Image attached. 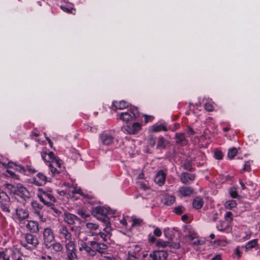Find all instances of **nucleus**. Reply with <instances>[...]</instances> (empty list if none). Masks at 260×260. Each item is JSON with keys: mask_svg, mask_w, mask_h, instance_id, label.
Wrapping results in <instances>:
<instances>
[{"mask_svg": "<svg viewBox=\"0 0 260 260\" xmlns=\"http://www.w3.org/2000/svg\"><path fill=\"white\" fill-rule=\"evenodd\" d=\"M229 224L223 221L217 225V229L220 231H226L229 229Z\"/></svg>", "mask_w": 260, "mask_h": 260, "instance_id": "obj_27", "label": "nucleus"}, {"mask_svg": "<svg viewBox=\"0 0 260 260\" xmlns=\"http://www.w3.org/2000/svg\"><path fill=\"white\" fill-rule=\"evenodd\" d=\"M175 201V198L172 196H167L165 198V204L166 205L170 206Z\"/></svg>", "mask_w": 260, "mask_h": 260, "instance_id": "obj_30", "label": "nucleus"}, {"mask_svg": "<svg viewBox=\"0 0 260 260\" xmlns=\"http://www.w3.org/2000/svg\"><path fill=\"white\" fill-rule=\"evenodd\" d=\"M18 204V200H14L11 201L7 194L0 189V209L2 211L8 214L10 212V207L13 208Z\"/></svg>", "mask_w": 260, "mask_h": 260, "instance_id": "obj_1", "label": "nucleus"}, {"mask_svg": "<svg viewBox=\"0 0 260 260\" xmlns=\"http://www.w3.org/2000/svg\"><path fill=\"white\" fill-rule=\"evenodd\" d=\"M66 192H67V194L69 196L75 193H78L82 196H84V194L82 193L80 188H77L76 187L74 186H69L66 190Z\"/></svg>", "mask_w": 260, "mask_h": 260, "instance_id": "obj_20", "label": "nucleus"}, {"mask_svg": "<svg viewBox=\"0 0 260 260\" xmlns=\"http://www.w3.org/2000/svg\"><path fill=\"white\" fill-rule=\"evenodd\" d=\"M100 236L101 237V238L104 240V241H106V235H105V234L103 233H101L100 232Z\"/></svg>", "mask_w": 260, "mask_h": 260, "instance_id": "obj_63", "label": "nucleus"}, {"mask_svg": "<svg viewBox=\"0 0 260 260\" xmlns=\"http://www.w3.org/2000/svg\"><path fill=\"white\" fill-rule=\"evenodd\" d=\"M60 8L64 12L67 13H71V10L66 7L61 6Z\"/></svg>", "mask_w": 260, "mask_h": 260, "instance_id": "obj_61", "label": "nucleus"}, {"mask_svg": "<svg viewBox=\"0 0 260 260\" xmlns=\"http://www.w3.org/2000/svg\"><path fill=\"white\" fill-rule=\"evenodd\" d=\"M132 113L133 115V117L134 116L135 118H136L137 117L138 115V110L137 109H134L132 110Z\"/></svg>", "mask_w": 260, "mask_h": 260, "instance_id": "obj_58", "label": "nucleus"}, {"mask_svg": "<svg viewBox=\"0 0 260 260\" xmlns=\"http://www.w3.org/2000/svg\"><path fill=\"white\" fill-rule=\"evenodd\" d=\"M132 226H138L141 224L142 222V220L138 218H134L132 220Z\"/></svg>", "mask_w": 260, "mask_h": 260, "instance_id": "obj_45", "label": "nucleus"}, {"mask_svg": "<svg viewBox=\"0 0 260 260\" xmlns=\"http://www.w3.org/2000/svg\"><path fill=\"white\" fill-rule=\"evenodd\" d=\"M18 204L19 203L15 206L13 209L15 211L16 216L15 218L19 221H21L28 217V213L25 210L20 208V206Z\"/></svg>", "mask_w": 260, "mask_h": 260, "instance_id": "obj_6", "label": "nucleus"}, {"mask_svg": "<svg viewBox=\"0 0 260 260\" xmlns=\"http://www.w3.org/2000/svg\"><path fill=\"white\" fill-rule=\"evenodd\" d=\"M103 258H105V260H116V258L113 256L105 255L103 256Z\"/></svg>", "mask_w": 260, "mask_h": 260, "instance_id": "obj_56", "label": "nucleus"}, {"mask_svg": "<svg viewBox=\"0 0 260 260\" xmlns=\"http://www.w3.org/2000/svg\"><path fill=\"white\" fill-rule=\"evenodd\" d=\"M249 169H250L249 165L248 162H247L244 165V168H243V170H244V171H249Z\"/></svg>", "mask_w": 260, "mask_h": 260, "instance_id": "obj_60", "label": "nucleus"}, {"mask_svg": "<svg viewBox=\"0 0 260 260\" xmlns=\"http://www.w3.org/2000/svg\"><path fill=\"white\" fill-rule=\"evenodd\" d=\"M86 227L90 230H95L98 229L99 225L95 223L88 222L86 224Z\"/></svg>", "mask_w": 260, "mask_h": 260, "instance_id": "obj_37", "label": "nucleus"}, {"mask_svg": "<svg viewBox=\"0 0 260 260\" xmlns=\"http://www.w3.org/2000/svg\"><path fill=\"white\" fill-rule=\"evenodd\" d=\"M156 246L159 247L165 248L169 246V247H173L174 248L178 249L180 247V245L178 243L174 244H171L169 242L164 241L161 240H159L156 242Z\"/></svg>", "mask_w": 260, "mask_h": 260, "instance_id": "obj_17", "label": "nucleus"}, {"mask_svg": "<svg viewBox=\"0 0 260 260\" xmlns=\"http://www.w3.org/2000/svg\"><path fill=\"white\" fill-rule=\"evenodd\" d=\"M230 194H231V196L233 198H235L237 197V192L235 190L231 189V190L230 191Z\"/></svg>", "mask_w": 260, "mask_h": 260, "instance_id": "obj_57", "label": "nucleus"}, {"mask_svg": "<svg viewBox=\"0 0 260 260\" xmlns=\"http://www.w3.org/2000/svg\"><path fill=\"white\" fill-rule=\"evenodd\" d=\"M79 250L80 251H85L90 256H93L95 255V251L92 249V247L88 246L87 244L83 241H82L80 243Z\"/></svg>", "mask_w": 260, "mask_h": 260, "instance_id": "obj_11", "label": "nucleus"}, {"mask_svg": "<svg viewBox=\"0 0 260 260\" xmlns=\"http://www.w3.org/2000/svg\"><path fill=\"white\" fill-rule=\"evenodd\" d=\"M143 116L145 117V123H147L149 122V121H151L154 118L153 116L148 115L146 114H144Z\"/></svg>", "mask_w": 260, "mask_h": 260, "instance_id": "obj_51", "label": "nucleus"}, {"mask_svg": "<svg viewBox=\"0 0 260 260\" xmlns=\"http://www.w3.org/2000/svg\"><path fill=\"white\" fill-rule=\"evenodd\" d=\"M148 143L150 146H154L155 145L156 140H155V138H154L153 137H152V136H150L148 137Z\"/></svg>", "mask_w": 260, "mask_h": 260, "instance_id": "obj_47", "label": "nucleus"}, {"mask_svg": "<svg viewBox=\"0 0 260 260\" xmlns=\"http://www.w3.org/2000/svg\"><path fill=\"white\" fill-rule=\"evenodd\" d=\"M38 192V198L45 205L49 207L52 205L51 202H55V198L50 192L45 191L42 188H39Z\"/></svg>", "mask_w": 260, "mask_h": 260, "instance_id": "obj_3", "label": "nucleus"}, {"mask_svg": "<svg viewBox=\"0 0 260 260\" xmlns=\"http://www.w3.org/2000/svg\"><path fill=\"white\" fill-rule=\"evenodd\" d=\"M109 212V208L108 207H103V206H98L96 207L93 209L92 213L94 216H97L98 215H101L103 216L104 217L102 218H99L97 217L98 219L102 220L106 225V227L104 229V230L105 232L109 233L111 231V228L110 227V222L109 221V219L108 217L106 216V215Z\"/></svg>", "mask_w": 260, "mask_h": 260, "instance_id": "obj_2", "label": "nucleus"}, {"mask_svg": "<svg viewBox=\"0 0 260 260\" xmlns=\"http://www.w3.org/2000/svg\"><path fill=\"white\" fill-rule=\"evenodd\" d=\"M10 256L8 255V251L0 252V260H10Z\"/></svg>", "mask_w": 260, "mask_h": 260, "instance_id": "obj_42", "label": "nucleus"}, {"mask_svg": "<svg viewBox=\"0 0 260 260\" xmlns=\"http://www.w3.org/2000/svg\"><path fill=\"white\" fill-rule=\"evenodd\" d=\"M194 238V235L193 234H188L186 236V239L188 241L191 242Z\"/></svg>", "mask_w": 260, "mask_h": 260, "instance_id": "obj_54", "label": "nucleus"}, {"mask_svg": "<svg viewBox=\"0 0 260 260\" xmlns=\"http://www.w3.org/2000/svg\"><path fill=\"white\" fill-rule=\"evenodd\" d=\"M238 150L236 148L233 147L229 149L228 152V156L229 158H233L237 154Z\"/></svg>", "mask_w": 260, "mask_h": 260, "instance_id": "obj_32", "label": "nucleus"}, {"mask_svg": "<svg viewBox=\"0 0 260 260\" xmlns=\"http://www.w3.org/2000/svg\"><path fill=\"white\" fill-rule=\"evenodd\" d=\"M113 105L117 109L119 110H122L128 107V104L124 101H114Z\"/></svg>", "mask_w": 260, "mask_h": 260, "instance_id": "obj_21", "label": "nucleus"}, {"mask_svg": "<svg viewBox=\"0 0 260 260\" xmlns=\"http://www.w3.org/2000/svg\"><path fill=\"white\" fill-rule=\"evenodd\" d=\"M184 210V208L182 206H179L174 208V211L177 214H181Z\"/></svg>", "mask_w": 260, "mask_h": 260, "instance_id": "obj_44", "label": "nucleus"}, {"mask_svg": "<svg viewBox=\"0 0 260 260\" xmlns=\"http://www.w3.org/2000/svg\"><path fill=\"white\" fill-rule=\"evenodd\" d=\"M214 156L217 159H221L222 158V153L220 151L217 150L215 151Z\"/></svg>", "mask_w": 260, "mask_h": 260, "instance_id": "obj_50", "label": "nucleus"}, {"mask_svg": "<svg viewBox=\"0 0 260 260\" xmlns=\"http://www.w3.org/2000/svg\"><path fill=\"white\" fill-rule=\"evenodd\" d=\"M205 108L207 111H212L213 110L214 107L212 104L210 103H205Z\"/></svg>", "mask_w": 260, "mask_h": 260, "instance_id": "obj_52", "label": "nucleus"}, {"mask_svg": "<svg viewBox=\"0 0 260 260\" xmlns=\"http://www.w3.org/2000/svg\"><path fill=\"white\" fill-rule=\"evenodd\" d=\"M66 254L68 260L77 258L76 247L73 241H70L66 244Z\"/></svg>", "mask_w": 260, "mask_h": 260, "instance_id": "obj_4", "label": "nucleus"}, {"mask_svg": "<svg viewBox=\"0 0 260 260\" xmlns=\"http://www.w3.org/2000/svg\"><path fill=\"white\" fill-rule=\"evenodd\" d=\"M15 166H16V164L13 162H9L7 164L8 168H12L15 169Z\"/></svg>", "mask_w": 260, "mask_h": 260, "instance_id": "obj_59", "label": "nucleus"}, {"mask_svg": "<svg viewBox=\"0 0 260 260\" xmlns=\"http://www.w3.org/2000/svg\"><path fill=\"white\" fill-rule=\"evenodd\" d=\"M193 189L188 186H184L180 188L179 191L183 196H189L193 192Z\"/></svg>", "mask_w": 260, "mask_h": 260, "instance_id": "obj_23", "label": "nucleus"}, {"mask_svg": "<svg viewBox=\"0 0 260 260\" xmlns=\"http://www.w3.org/2000/svg\"><path fill=\"white\" fill-rule=\"evenodd\" d=\"M154 234L156 236L159 237V236H161V231L159 229L157 228V229L154 230Z\"/></svg>", "mask_w": 260, "mask_h": 260, "instance_id": "obj_55", "label": "nucleus"}, {"mask_svg": "<svg viewBox=\"0 0 260 260\" xmlns=\"http://www.w3.org/2000/svg\"><path fill=\"white\" fill-rule=\"evenodd\" d=\"M181 180L183 183H187L189 181H193L194 177L193 175L188 173H182L181 176Z\"/></svg>", "mask_w": 260, "mask_h": 260, "instance_id": "obj_22", "label": "nucleus"}, {"mask_svg": "<svg viewBox=\"0 0 260 260\" xmlns=\"http://www.w3.org/2000/svg\"><path fill=\"white\" fill-rule=\"evenodd\" d=\"M79 219L77 216L70 213H65L63 214V220L69 224H74Z\"/></svg>", "mask_w": 260, "mask_h": 260, "instance_id": "obj_12", "label": "nucleus"}, {"mask_svg": "<svg viewBox=\"0 0 260 260\" xmlns=\"http://www.w3.org/2000/svg\"><path fill=\"white\" fill-rule=\"evenodd\" d=\"M51 246H52L53 249L56 252L61 251L63 249L62 245L59 242L51 243Z\"/></svg>", "mask_w": 260, "mask_h": 260, "instance_id": "obj_35", "label": "nucleus"}, {"mask_svg": "<svg viewBox=\"0 0 260 260\" xmlns=\"http://www.w3.org/2000/svg\"><path fill=\"white\" fill-rule=\"evenodd\" d=\"M15 169L16 171H18L22 173H23L25 172V169L24 167H23L20 165H18L16 164V166H15Z\"/></svg>", "mask_w": 260, "mask_h": 260, "instance_id": "obj_49", "label": "nucleus"}, {"mask_svg": "<svg viewBox=\"0 0 260 260\" xmlns=\"http://www.w3.org/2000/svg\"><path fill=\"white\" fill-rule=\"evenodd\" d=\"M166 180V174L163 171L161 170L156 175L154 181L159 186H161L165 182Z\"/></svg>", "mask_w": 260, "mask_h": 260, "instance_id": "obj_15", "label": "nucleus"}, {"mask_svg": "<svg viewBox=\"0 0 260 260\" xmlns=\"http://www.w3.org/2000/svg\"><path fill=\"white\" fill-rule=\"evenodd\" d=\"M77 213L80 215L83 218H86L89 216V214H88L83 209H79L77 211Z\"/></svg>", "mask_w": 260, "mask_h": 260, "instance_id": "obj_40", "label": "nucleus"}, {"mask_svg": "<svg viewBox=\"0 0 260 260\" xmlns=\"http://www.w3.org/2000/svg\"><path fill=\"white\" fill-rule=\"evenodd\" d=\"M138 185L142 189L146 190L148 188V184L143 181H139L137 182Z\"/></svg>", "mask_w": 260, "mask_h": 260, "instance_id": "obj_41", "label": "nucleus"}, {"mask_svg": "<svg viewBox=\"0 0 260 260\" xmlns=\"http://www.w3.org/2000/svg\"><path fill=\"white\" fill-rule=\"evenodd\" d=\"M132 118L133 116L127 112L122 113L120 116V119L125 122L131 121Z\"/></svg>", "mask_w": 260, "mask_h": 260, "instance_id": "obj_28", "label": "nucleus"}, {"mask_svg": "<svg viewBox=\"0 0 260 260\" xmlns=\"http://www.w3.org/2000/svg\"><path fill=\"white\" fill-rule=\"evenodd\" d=\"M168 255V253L165 251H155L150 254L149 260H166Z\"/></svg>", "mask_w": 260, "mask_h": 260, "instance_id": "obj_8", "label": "nucleus"}, {"mask_svg": "<svg viewBox=\"0 0 260 260\" xmlns=\"http://www.w3.org/2000/svg\"><path fill=\"white\" fill-rule=\"evenodd\" d=\"M201 156V162H199L198 164L200 165H202L205 163V156L202 154L201 153L200 154L198 155V157Z\"/></svg>", "mask_w": 260, "mask_h": 260, "instance_id": "obj_53", "label": "nucleus"}, {"mask_svg": "<svg viewBox=\"0 0 260 260\" xmlns=\"http://www.w3.org/2000/svg\"><path fill=\"white\" fill-rule=\"evenodd\" d=\"M34 184L38 185L41 186L42 185V183H41L40 181H39L38 180H37L36 179H35L34 181Z\"/></svg>", "mask_w": 260, "mask_h": 260, "instance_id": "obj_64", "label": "nucleus"}, {"mask_svg": "<svg viewBox=\"0 0 260 260\" xmlns=\"http://www.w3.org/2000/svg\"><path fill=\"white\" fill-rule=\"evenodd\" d=\"M31 205L35 210V213L38 215L39 216L40 218H42V216L40 214V211L42 208V206L37 202H32Z\"/></svg>", "mask_w": 260, "mask_h": 260, "instance_id": "obj_24", "label": "nucleus"}, {"mask_svg": "<svg viewBox=\"0 0 260 260\" xmlns=\"http://www.w3.org/2000/svg\"><path fill=\"white\" fill-rule=\"evenodd\" d=\"M176 143L181 145L186 144V140L183 134L177 133L176 134Z\"/></svg>", "mask_w": 260, "mask_h": 260, "instance_id": "obj_25", "label": "nucleus"}, {"mask_svg": "<svg viewBox=\"0 0 260 260\" xmlns=\"http://www.w3.org/2000/svg\"><path fill=\"white\" fill-rule=\"evenodd\" d=\"M205 243V240L204 239H198L196 240V246L199 245L201 247L196 248V250H204L205 248V246L204 244Z\"/></svg>", "mask_w": 260, "mask_h": 260, "instance_id": "obj_29", "label": "nucleus"}, {"mask_svg": "<svg viewBox=\"0 0 260 260\" xmlns=\"http://www.w3.org/2000/svg\"><path fill=\"white\" fill-rule=\"evenodd\" d=\"M101 142L105 145H109L113 143L114 137L108 134H103L100 137Z\"/></svg>", "mask_w": 260, "mask_h": 260, "instance_id": "obj_13", "label": "nucleus"}, {"mask_svg": "<svg viewBox=\"0 0 260 260\" xmlns=\"http://www.w3.org/2000/svg\"><path fill=\"white\" fill-rule=\"evenodd\" d=\"M141 128V125L139 123H134L132 126L128 125L124 128L125 131L129 134L135 135L137 134Z\"/></svg>", "mask_w": 260, "mask_h": 260, "instance_id": "obj_10", "label": "nucleus"}, {"mask_svg": "<svg viewBox=\"0 0 260 260\" xmlns=\"http://www.w3.org/2000/svg\"><path fill=\"white\" fill-rule=\"evenodd\" d=\"M237 205V203L235 201L231 200L226 202L225 203V207L228 209H232L235 208Z\"/></svg>", "mask_w": 260, "mask_h": 260, "instance_id": "obj_34", "label": "nucleus"}, {"mask_svg": "<svg viewBox=\"0 0 260 260\" xmlns=\"http://www.w3.org/2000/svg\"><path fill=\"white\" fill-rule=\"evenodd\" d=\"M42 157L45 161L49 162L50 163L52 160H54L56 158L54 153L52 152H47V151H43L41 152Z\"/></svg>", "mask_w": 260, "mask_h": 260, "instance_id": "obj_18", "label": "nucleus"}, {"mask_svg": "<svg viewBox=\"0 0 260 260\" xmlns=\"http://www.w3.org/2000/svg\"><path fill=\"white\" fill-rule=\"evenodd\" d=\"M168 142L163 137H159L158 139L157 148L161 149L166 148Z\"/></svg>", "mask_w": 260, "mask_h": 260, "instance_id": "obj_26", "label": "nucleus"}, {"mask_svg": "<svg viewBox=\"0 0 260 260\" xmlns=\"http://www.w3.org/2000/svg\"><path fill=\"white\" fill-rule=\"evenodd\" d=\"M5 186L9 191L10 194H16L17 186H14L11 184H5Z\"/></svg>", "mask_w": 260, "mask_h": 260, "instance_id": "obj_33", "label": "nucleus"}, {"mask_svg": "<svg viewBox=\"0 0 260 260\" xmlns=\"http://www.w3.org/2000/svg\"><path fill=\"white\" fill-rule=\"evenodd\" d=\"M204 204L203 199L200 197L196 198V209H201Z\"/></svg>", "mask_w": 260, "mask_h": 260, "instance_id": "obj_36", "label": "nucleus"}, {"mask_svg": "<svg viewBox=\"0 0 260 260\" xmlns=\"http://www.w3.org/2000/svg\"><path fill=\"white\" fill-rule=\"evenodd\" d=\"M25 240L28 244L33 246H36L39 244L38 239L31 234H26L25 235Z\"/></svg>", "mask_w": 260, "mask_h": 260, "instance_id": "obj_19", "label": "nucleus"}, {"mask_svg": "<svg viewBox=\"0 0 260 260\" xmlns=\"http://www.w3.org/2000/svg\"><path fill=\"white\" fill-rule=\"evenodd\" d=\"M89 243L92 247V249L95 251V254L96 252L99 253L101 255L105 254L104 250L108 248V246L104 243H98L95 241H91Z\"/></svg>", "mask_w": 260, "mask_h": 260, "instance_id": "obj_7", "label": "nucleus"}, {"mask_svg": "<svg viewBox=\"0 0 260 260\" xmlns=\"http://www.w3.org/2000/svg\"><path fill=\"white\" fill-rule=\"evenodd\" d=\"M16 194L22 197H28L29 192L26 188L21 184L17 185Z\"/></svg>", "mask_w": 260, "mask_h": 260, "instance_id": "obj_16", "label": "nucleus"}, {"mask_svg": "<svg viewBox=\"0 0 260 260\" xmlns=\"http://www.w3.org/2000/svg\"><path fill=\"white\" fill-rule=\"evenodd\" d=\"M49 170L51 171V173L55 175V174H58L60 173V170L58 169L57 168L54 167H49Z\"/></svg>", "mask_w": 260, "mask_h": 260, "instance_id": "obj_48", "label": "nucleus"}, {"mask_svg": "<svg viewBox=\"0 0 260 260\" xmlns=\"http://www.w3.org/2000/svg\"><path fill=\"white\" fill-rule=\"evenodd\" d=\"M151 128L152 131L154 132H158L161 131H166L167 130L166 126L162 124L158 125H153Z\"/></svg>", "mask_w": 260, "mask_h": 260, "instance_id": "obj_31", "label": "nucleus"}, {"mask_svg": "<svg viewBox=\"0 0 260 260\" xmlns=\"http://www.w3.org/2000/svg\"><path fill=\"white\" fill-rule=\"evenodd\" d=\"M256 244H257V240L254 239L253 240H251V241L248 242L246 244L245 247L246 249L252 248L254 247Z\"/></svg>", "mask_w": 260, "mask_h": 260, "instance_id": "obj_38", "label": "nucleus"}, {"mask_svg": "<svg viewBox=\"0 0 260 260\" xmlns=\"http://www.w3.org/2000/svg\"><path fill=\"white\" fill-rule=\"evenodd\" d=\"M53 165H57V168L60 170V172L61 171V163L60 160L55 158V159L53 160Z\"/></svg>", "mask_w": 260, "mask_h": 260, "instance_id": "obj_46", "label": "nucleus"}, {"mask_svg": "<svg viewBox=\"0 0 260 260\" xmlns=\"http://www.w3.org/2000/svg\"><path fill=\"white\" fill-rule=\"evenodd\" d=\"M225 222H228L229 224L231 222L233 219L232 217V213L231 212H227L224 216Z\"/></svg>", "mask_w": 260, "mask_h": 260, "instance_id": "obj_43", "label": "nucleus"}, {"mask_svg": "<svg viewBox=\"0 0 260 260\" xmlns=\"http://www.w3.org/2000/svg\"><path fill=\"white\" fill-rule=\"evenodd\" d=\"M26 227L31 233H37L39 230L38 223L33 220L28 221Z\"/></svg>", "mask_w": 260, "mask_h": 260, "instance_id": "obj_14", "label": "nucleus"}, {"mask_svg": "<svg viewBox=\"0 0 260 260\" xmlns=\"http://www.w3.org/2000/svg\"><path fill=\"white\" fill-rule=\"evenodd\" d=\"M58 233L60 235V238H64L66 240L72 241V234L67 227L64 226H61L60 227Z\"/></svg>", "mask_w": 260, "mask_h": 260, "instance_id": "obj_9", "label": "nucleus"}, {"mask_svg": "<svg viewBox=\"0 0 260 260\" xmlns=\"http://www.w3.org/2000/svg\"><path fill=\"white\" fill-rule=\"evenodd\" d=\"M37 177L39 179L40 181L42 183V184H45L47 181V177L42 173H38Z\"/></svg>", "mask_w": 260, "mask_h": 260, "instance_id": "obj_39", "label": "nucleus"}, {"mask_svg": "<svg viewBox=\"0 0 260 260\" xmlns=\"http://www.w3.org/2000/svg\"><path fill=\"white\" fill-rule=\"evenodd\" d=\"M44 241L45 246L49 248L51 246V243L54 240L53 234L51 229L46 228L43 232Z\"/></svg>", "mask_w": 260, "mask_h": 260, "instance_id": "obj_5", "label": "nucleus"}, {"mask_svg": "<svg viewBox=\"0 0 260 260\" xmlns=\"http://www.w3.org/2000/svg\"><path fill=\"white\" fill-rule=\"evenodd\" d=\"M211 260H221V255L219 254L216 255Z\"/></svg>", "mask_w": 260, "mask_h": 260, "instance_id": "obj_62", "label": "nucleus"}]
</instances>
